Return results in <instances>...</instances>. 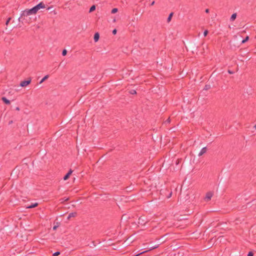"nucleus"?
I'll list each match as a JSON object with an SVG mask.
<instances>
[{"mask_svg":"<svg viewBox=\"0 0 256 256\" xmlns=\"http://www.w3.org/2000/svg\"><path fill=\"white\" fill-rule=\"evenodd\" d=\"M16 110H20L19 108H18H18H16Z\"/></svg>","mask_w":256,"mask_h":256,"instance_id":"nucleus-30","label":"nucleus"},{"mask_svg":"<svg viewBox=\"0 0 256 256\" xmlns=\"http://www.w3.org/2000/svg\"><path fill=\"white\" fill-rule=\"evenodd\" d=\"M212 196H213V193L212 192H207L206 194V197L204 198L205 201L208 202V201L210 200L211 199Z\"/></svg>","mask_w":256,"mask_h":256,"instance_id":"nucleus-2","label":"nucleus"},{"mask_svg":"<svg viewBox=\"0 0 256 256\" xmlns=\"http://www.w3.org/2000/svg\"><path fill=\"white\" fill-rule=\"evenodd\" d=\"M206 152V147L204 148H203L201 151L198 154V156H202L204 154L205 152Z\"/></svg>","mask_w":256,"mask_h":256,"instance_id":"nucleus-9","label":"nucleus"},{"mask_svg":"<svg viewBox=\"0 0 256 256\" xmlns=\"http://www.w3.org/2000/svg\"><path fill=\"white\" fill-rule=\"evenodd\" d=\"M96 9V6H92L90 8V12H93L94 10Z\"/></svg>","mask_w":256,"mask_h":256,"instance_id":"nucleus-18","label":"nucleus"},{"mask_svg":"<svg viewBox=\"0 0 256 256\" xmlns=\"http://www.w3.org/2000/svg\"><path fill=\"white\" fill-rule=\"evenodd\" d=\"M60 252H56L54 254V256H58L60 254Z\"/></svg>","mask_w":256,"mask_h":256,"instance_id":"nucleus-21","label":"nucleus"},{"mask_svg":"<svg viewBox=\"0 0 256 256\" xmlns=\"http://www.w3.org/2000/svg\"><path fill=\"white\" fill-rule=\"evenodd\" d=\"M228 73H229V74H232V72H231V71H230V70H228Z\"/></svg>","mask_w":256,"mask_h":256,"instance_id":"nucleus-28","label":"nucleus"},{"mask_svg":"<svg viewBox=\"0 0 256 256\" xmlns=\"http://www.w3.org/2000/svg\"><path fill=\"white\" fill-rule=\"evenodd\" d=\"M248 256H253V253L252 252H249L248 254Z\"/></svg>","mask_w":256,"mask_h":256,"instance_id":"nucleus-25","label":"nucleus"},{"mask_svg":"<svg viewBox=\"0 0 256 256\" xmlns=\"http://www.w3.org/2000/svg\"><path fill=\"white\" fill-rule=\"evenodd\" d=\"M130 93L132 94H136V91L135 90H131Z\"/></svg>","mask_w":256,"mask_h":256,"instance_id":"nucleus-23","label":"nucleus"},{"mask_svg":"<svg viewBox=\"0 0 256 256\" xmlns=\"http://www.w3.org/2000/svg\"><path fill=\"white\" fill-rule=\"evenodd\" d=\"M72 170H69L68 172L64 176V180H67L70 178V176L71 175V174H72Z\"/></svg>","mask_w":256,"mask_h":256,"instance_id":"nucleus-7","label":"nucleus"},{"mask_svg":"<svg viewBox=\"0 0 256 256\" xmlns=\"http://www.w3.org/2000/svg\"><path fill=\"white\" fill-rule=\"evenodd\" d=\"M100 36L98 33H96L94 35V40L95 42H97L99 39Z\"/></svg>","mask_w":256,"mask_h":256,"instance_id":"nucleus-10","label":"nucleus"},{"mask_svg":"<svg viewBox=\"0 0 256 256\" xmlns=\"http://www.w3.org/2000/svg\"><path fill=\"white\" fill-rule=\"evenodd\" d=\"M49 76L48 75H46V76H44L42 78V80H40V84H42L44 80H47Z\"/></svg>","mask_w":256,"mask_h":256,"instance_id":"nucleus-12","label":"nucleus"},{"mask_svg":"<svg viewBox=\"0 0 256 256\" xmlns=\"http://www.w3.org/2000/svg\"><path fill=\"white\" fill-rule=\"evenodd\" d=\"M206 13H208V12H209V10H208V9H206Z\"/></svg>","mask_w":256,"mask_h":256,"instance_id":"nucleus-27","label":"nucleus"},{"mask_svg":"<svg viewBox=\"0 0 256 256\" xmlns=\"http://www.w3.org/2000/svg\"><path fill=\"white\" fill-rule=\"evenodd\" d=\"M10 18H9L7 20V21H6V25H8V23H9V22H10Z\"/></svg>","mask_w":256,"mask_h":256,"instance_id":"nucleus-24","label":"nucleus"},{"mask_svg":"<svg viewBox=\"0 0 256 256\" xmlns=\"http://www.w3.org/2000/svg\"><path fill=\"white\" fill-rule=\"evenodd\" d=\"M154 2H152L151 4V5H154Z\"/></svg>","mask_w":256,"mask_h":256,"instance_id":"nucleus-29","label":"nucleus"},{"mask_svg":"<svg viewBox=\"0 0 256 256\" xmlns=\"http://www.w3.org/2000/svg\"><path fill=\"white\" fill-rule=\"evenodd\" d=\"M236 18V14L234 13V14H233L231 17H230V20L232 21H234V20H235V19Z\"/></svg>","mask_w":256,"mask_h":256,"instance_id":"nucleus-11","label":"nucleus"},{"mask_svg":"<svg viewBox=\"0 0 256 256\" xmlns=\"http://www.w3.org/2000/svg\"><path fill=\"white\" fill-rule=\"evenodd\" d=\"M34 8H36V10L37 12L41 9V8H45V5L44 4L41 2H40L39 4H38V5H36V6H34Z\"/></svg>","mask_w":256,"mask_h":256,"instance_id":"nucleus-4","label":"nucleus"},{"mask_svg":"<svg viewBox=\"0 0 256 256\" xmlns=\"http://www.w3.org/2000/svg\"><path fill=\"white\" fill-rule=\"evenodd\" d=\"M2 100L4 101V102L6 104H10V102L9 100H8V99H6V98L4 97H3L2 98Z\"/></svg>","mask_w":256,"mask_h":256,"instance_id":"nucleus-13","label":"nucleus"},{"mask_svg":"<svg viewBox=\"0 0 256 256\" xmlns=\"http://www.w3.org/2000/svg\"><path fill=\"white\" fill-rule=\"evenodd\" d=\"M50 7H49V8H48V10H50Z\"/></svg>","mask_w":256,"mask_h":256,"instance_id":"nucleus-31","label":"nucleus"},{"mask_svg":"<svg viewBox=\"0 0 256 256\" xmlns=\"http://www.w3.org/2000/svg\"><path fill=\"white\" fill-rule=\"evenodd\" d=\"M38 205V203H35L34 204H31L30 206L27 207L28 208H32L36 207Z\"/></svg>","mask_w":256,"mask_h":256,"instance_id":"nucleus-14","label":"nucleus"},{"mask_svg":"<svg viewBox=\"0 0 256 256\" xmlns=\"http://www.w3.org/2000/svg\"><path fill=\"white\" fill-rule=\"evenodd\" d=\"M30 82H31L30 79L28 80L22 81L20 82V86L22 87L26 86L30 83Z\"/></svg>","mask_w":256,"mask_h":256,"instance_id":"nucleus-5","label":"nucleus"},{"mask_svg":"<svg viewBox=\"0 0 256 256\" xmlns=\"http://www.w3.org/2000/svg\"><path fill=\"white\" fill-rule=\"evenodd\" d=\"M208 34V30H206L204 32V36H207Z\"/></svg>","mask_w":256,"mask_h":256,"instance_id":"nucleus-22","label":"nucleus"},{"mask_svg":"<svg viewBox=\"0 0 256 256\" xmlns=\"http://www.w3.org/2000/svg\"><path fill=\"white\" fill-rule=\"evenodd\" d=\"M60 222H56V225L53 227V230H56L60 226Z\"/></svg>","mask_w":256,"mask_h":256,"instance_id":"nucleus-16","label":"nucleus"},{"mask_svg":"<svg viewBox=\"0 0 256 256\" xmlns=\"http://www.w3.org/2000/svg\"><path fill=\"white\" fill-rule=\"evenodd\" d=\"M146 222L144 218L143 217H140L138 219V224H140L142 225H144Z\"/></svg>","mask_w":256,"mask_h":256,"instance_id":"nucleus-6","label":"nucleus"},{"mask_svg":"<svg viewBox=\"0 0 256 256\" xmlns=\"http://www.w3.org/2000/svg\"><path fill=\"white\" fill-rule=\"evenodd\" d=\"M77 215V214L76 212H72L70 214H69L68 217V220H70L72 218H74Z\"/></svg>","mask_w":256,"mask_h":256,"instance_id":"nucleus-8","label":"nucleus"},{"mask_svg":"<svg viewBox=\"0 0 256 256\" xmlns=\"http://www.w3.org/2000/svg\"><path fill=\"white\" fill-rule=\"evenodd\" d=\"M254 128L256 129V124L254 126Z\"/></svg>","mask_w":256,"mask_h":256,"instance_id":"nucleus-32","label":"nucleus"},{"mask_svg":"<svg viewBox=\"0 0 256 256\" xmlns=\"http://www.w3.org/2000/svg\"><path fill=\"white\" fill-rule=\"evenodd\" d=\"M27 15L36 14L37 12V10L36 9V8L34 7L33 8L26 10L24 12Z\"/></svg>","mask_w":256,"mask_h":256,"instance_id":"nucleus-1","label":"nucleus"},{"mask_svg":"<svg viewBox=\"0 0 256 256\" xmlns=\"http://www.w3.org/2000/svg\"><path fill=\"white\" fill-rule=\"evenodd\" d=\"M249 39V37L248 36H247L246 38L244 40L242 41V43H244L246 42V41H248Z\"/></svg>","mask_w":256,"mask_h":256,"instance_id":"nucleus-19","label":"nucleus"},{"mask_svg":"<svg viewBox=\"0 0 256 256\" xmlns=\"http://www.w3.org/2000/svg\"><path fill=\"white\" fill-rule=\"evenodd\" d=\"M116 29L114 30H112V34H116Z\"/></svg>","mask_w":256,"mask_h":256,"instance_id":"nucleus-26","label":"nucleus"},{"mask_svg":"<svg viewBox=\"0 0 256 256\" xmlns=\"http://www.w3.org/2000/svg\"><path fill=\"white\" fill-rule=\"evenodd\" d=\"M34 8H36V10L37 12L41 9V8H45V5L44 4L41 2H40L39 4H38V5H36V6H34Z\"/></svg>","mask_w":256,"mask_h":256,"instance_id":"nucleus-3","label":"nucleus"},{"mask_svg":"<svg viewBox=\"0 0 256 256\" xmlns=\"http://www.w3.org/2000/svg\"><path fill=\"white\" fill-rule=\"evenodd\" d=\"M173 13H170L168 18L167 21L168 22H170L172 18V16Z\"/></svg>","mask_w":256,"mask_h":256,"instance_id":"nucleus-15","label":"nucleus"},{"mask_svg":"<svg viewBox=\"0 0 256 256\" xmlns=\"http://www.w3.org/2000/svg\"><path fill=\"white\" fill-rule=\"evenodd\" d=\"M118 11V9L116 8H114L112 10V14H115Z\"/></svg>","mask_w":256,"mask_h":256,"instance_id":"nucleus-17","label":"nucleus"},{"mask_svg":"<svg viewBox=\"0 0 256 256\" xmlns=\"http://www.w3.org/2000/svg\"><path fill=\"white\" fill-rule=\"evenodd\" d=\"M66 53H67V51L66 50H63V51L62 52V54L63 56H66Z\"/></svg>","mask_w":256,"mask_h":256,"instance_id":"nucleus-20","label":"nucleus"}]
</instances>
